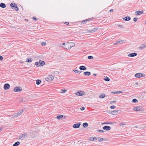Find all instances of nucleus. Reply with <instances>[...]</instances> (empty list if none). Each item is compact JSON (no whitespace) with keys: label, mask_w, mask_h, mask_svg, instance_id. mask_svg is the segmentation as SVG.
I'll return each instance as SVG.
<instances>
[{"label":"nucleus","mask_w":146,"mask_h":146,"mask_svg":"<svg viewBox=\"0 0 146 146\" xmlns=\"http://www.w3.org/2000/svg\"><path fill=\"white\" fill-rule=\"evenodd\" d=\"M113 10L112 9L110 10V12H113Z\"/></svg>","instance_id":"54"},{"label":"nucleus","mask_w":146,"mask_h":146,"mask_svg":"<svg viewBox=\"0 0 146 146\" xmlns=\"http://www.w3.org/2000/svg\"><path fill=\"white\" fill-rule=\"evenodd\" d=\"M93 138L94 139V141H96L97 139V138L95 137H93Z\"/></svg>","instance_id":"49"},{"label":"nucleus","mask_w":146,"mask_h":146,"mask_svg":"<svg viewBox=\"0 0 146 146\" xmlns=\"http://www.w3.org/2000/svg\"><path fill=\"white\" fill-rule=\"evenodd\" d=\"M27 133H24L23 134L20 135L19 136V138L21 140H24L27 136Z\"/></svg>","instance_id":"3"},{"label":"nucleus","mask_w":146,"mask_h":146,"mask_svg":"<svg viewBox=\"0 0 146 146\" xmlns=\"http://www.w3.org/2000/svg\"><path fill=\"white\" fill-rule=\"evenodd\" d=\"M109 122L107 121V122H104V123H102V125H104V124H109Z\"/></svg>","instance_id":"39"},{"label":"nucleus","mask_w":146,"mask_h":146,"mask_svg":"<svg viewBox=\"0 0 146 146\" xmlns=\"http://www.w3.org/2000/svg\"><path fill=\"white\" fill-rule=\"evenodd\" d=\"M145 23L146 24V21H145Z\"/></svg>","instance_id":"61"},{"label":"nucleus","mask_w":146,"mask_h":146,"mask_svg":"<svg viewBox=\"0 0 146 146\" xmlns=\"http://www.w3.org/2000/svg\"><path fill=\"white\" fill-rule=\"evenodd\" d=\"M145 127L146 128V126Z\"/></svg>","instance_id":"62"},{"label":"nucleus","mask_w":146,"mask_h":146,"mask_svg":"<svg viewBox=\"0 0 146 146\" xmlns=\"http://www.w3.org/2000/svg\"><path fill=\"white\" fill-rule=\"evenodd\" d=\"M123 19L126 21H129L130 20L131 18L127 16L123 18Z\"/></svg>","instance_id":"18"},{"label":"nucleus","mask_w":146,"mask_h":146,"mask_svg":"<svg viewBox=\"0 0 146 146\" xmlns=\"http://www.w3.org/2000/svg\"><path fill=\"white\" fill-rule=\"evenodd\" d=\"M70 43L69 42H67L66 43V44L64 48H65L67 50H69L71 48V45L70 44Z\"/></svg>","instance_id":"4"},{"label":"nucleus","mask_w":146,"mask_h":146,"mask_svg":"<svg viewBox=\"0 0 146 146\" xmlns=\"http://www.w3.org/2000/svg\"><path fill=\"white\" fill-rule=\"evenodd\" d=\"M53 78V76L52 75H50L46 78L45 80L47 81L50 82L52 81Z\"/></svg>","instance_id":"5"},{"label":"nucleus","mask_w":146,"mask_h":146,"mask_svg":"<svg viewBox=\"0 0 146 146\" xmlns=\"http://www.w3.org/2000/svg\"><path fill=\"white\" fill-rule=\"evenodd\" d=\"M73 71L75 72L76 73H80L81 72V71H78L77 70H73Z\"/></svg>","instance_id":"32"},{"label":"nucleus","mask_w":146,"mask_h":146,"mask_svg":"<svg viewBox=\"0 0 146 146\" xmlns=\"http://www.w3.org/2000/svg\"><path fill=\"white\" fill-rule=\"evenodd\" d=\"M65 24H66V25H68L69 24V23L68 22H66L65 23Z\"/></svg>","instance_id":"57"},{"label":"nucleus","mask_w":146,"mask_h":146,"mask_svg":"<svg viewBox=\"0 0 146 146\" xmlns=\"http://www.w3.org/2000/svg\"><path fill=\"white\" fill-rule=\"evenodd\" d=\"M14 7V9L16 11H18L19 10V8L17 7V5H16Z\"/></svg>","instance_id":"28"},{"label":"nucleus","mask_w":146,"mask_h":146,"mask_svg":"<svg viewBox=\"0 0 146 146\" xmlns=\"http://www.w3.org/2000/svg\"><path fill=\"white\" fill-rule=\"evenodd\" d=\"M0 7L2 8H4L6 7V5L4 3H1L0 4Z\"/></svg>","instance_id":"19"},{"label":"nucleus","mask_w":146,"mask_h":146,"mask_svg":"<svg viewBox=\"0 0 146 146\" xmlns=\"http://www.w3.org/2000/svg\"><path fill=\"white\" fill-rule=\"evenodd\" d=\"M122 40H118L117 42L115 43L114 44V45H116L118 43H120L122 42Z\"/></svg>","instance_id":"33"},{"label":"nucleus","mask_w":146,"mask_h":146,"mask_svg":"<svg viewBox=\"0 0 146 146\" xmlns=\"http://www.w3.org/2000/svg\"><path fill=\"white\" fill-rule=\"evenodd\" d=\"M12 117H17L18 116V114L17 113H15L14 114L12 115Z\"/></svg>","instance_id":"31"},{"label":"nucleus","mask_w":146,"mask_h":146,"mask_svg":"<svg viewBox=\"0 0 146 146\" xmlns=\"http://www.w3.org/2000/svg\"><path fill=\"white\" fill-rule=\"evenodd\" d=\"M146 48V43L141 45L139 47L138 49L139 50H142Z\"/></svg>","instance_id":"7"},{"label":"nucleus","mask_w":146,"mask_h":146,"mask_svg":"<svg viewBox=\"0 0 146 146\" xmlns=\"http://www.w3.org/2000/svg\"><path fill=\"white\" fill-rule=\"evenodd\" d=\"M80 123H76L73 125V127L74 128H77L80 127Z\"/></svg>","instance_id":"12"},{"label":"nucleus","mask_w":146,"mask_h":146,"mask_svg":"<svg viewBox=\"0 0 146 146\" xmlns=\"http://www.w3.org/2000/svg\"><path fill=\"white\" fill-rule=\"evenodd\" d=\"M103 129L104 130L108 131L110 130L111 128L110 126H105L103 127Z\"/></svg>","instance_id":"13"},{"label":"nucleus","mask_w":146,"mask_h":146,"mask_svg":"<svg viewBox=\"0 0 146 146\" xmlns=\"http://www.w3.org/2000/svg\"><path fill=\"white\" fill-rule=\"evenodd\" d=\"M85 109L84 107H82L80 108V110H83Z\"/></svg>","instance_id":"51"},{"label":"nucleus","mask_w":146,"mask_h":146,"mask_svg":"<svg viewBox=\"0 0 146 146\" xmlns=\"http://www.w3.org/2000/svg\"><path fill=\"white\" fill-rule=\"evenodd\" d=\"M119 110H115L111 112V113L114 115H116L119 114Z\"/></svg>","instance_id":"9"},{"label":"nucleus","mask_w":146,"mask_h":146,"mask_svg":"<svg viewBox=\"0 0 146 146\" xmlns=\"http://www.w3.org/2000/svg\"><path fill=\"white\" fill-rule=\"evenodd\" d=\"M33 19L35 20L36 21V19L35 17L33 18Z\"/></svg>","instance_id":"55"},{"label":"nucleus","mask_w":146,"mask_h":146,"mask_svg":"<svg viewBox=\"0 0 146 146\" xmlns=\"http://www.w3.org/2000/svg\"><path fill=\"white\" fill-rule=\"evenodd\" d=\"M79 68L80 70H85L86 69V67L83 66H81L79 67Z\"/></svg>","instance_id":"17"},{"label":"nucleus","mask_w":146,"mask_h":146,"mask_svg":"<svg viewBox=\"0 0 146 146\" xmlns=\"http://www.w3.org/2000/svg\"><path fill=\"white\" fill-rule=\"evenodd\" d=\"M104 80L106 81H109L110 80V79L108 77H106L104 78Z\"/></svg>","instance_id":"30"},{"label":"nucleus","mask_w":146,"mask_h":146,"mask_svg":"<svg viewBox=\"0 0 146 146\" xmlns=\"http://www.w3.org/2000/svg\"><path fill=\"white\" fill-rule=\"evenodd\" d=\"M41 45L42 46H45L46 45V43L45 42H42L41 43Z\"/></svg>","instance_id":"43"},{"label":"nucleus","mask_w":146,"mask_h":146,"mask_svg":"<svg viewBox=\"0 0 146 146\" xmlns=\"http://www.w3.org/2000/svg\"><path fill=\"white\" fill-rule=\"evenodd\" d=\"M122 92L121 91H118V92H114L113 93L114 94H119L122 93Z\"/></svg>","instance_id":"42"},{"label":"nucleus","mask_w":146,"mask_h":146,"mask_svg":"<svg viewBox=\"0 0 146 146\" xmlns=\"http://www.w3.org/2000/svg\"><path fill=\"white\" fill-rule=\"evenodd\" d=\"M45 63L43 61L40 60L39 62H36L35 63V65L37 67L41 66L44 65Z\"/></svg>","instance_id":"1"},{"label":"nucleus","mask_w":146,"mask_h":146,"mask_svg":"<svg viewBox=\"0 0 146 146\" xmlns=\"http://www.w3.org/2000/svg\"><path fill=\"white\" fill-rule=\"evenodd\" d=\"M105 94H101V95H100V98H103L105 97Z\"/></svg>","instance_id":"34"},{"label":"nucleus","mask_w":146,"mask_h":146,"mask_svg":"<svg viewBox=\"0 0 146 146\" xmlns=\"http://www.w3.org/2000/svg\"><path fill=\"white\" fill-rule=\"evenodd\" d=\"M134 127L135 128H137V126H135Z\"/></svg>","instance_id":"59"},{"label":"nucleus","mask_w":146,"mask_h":146,"mask_svg":"<svg viewBox=\"0 0 146 146\" xmlns=\"http://www.w3.org/2000/svg\"><path fill=\"white\" fill-rule=\"evenodd\" d=\"M13 90L16 92H19L22 90V88L20 86L17 87L14 89Z\"/></svg>","instance_id":"6"},{"label":"nucleus","mask_w":146,"mask_h":146,"mask_svg":"<svg viewBox=\"0 0 146 146\" xmlns=\"http://www.w3.org/2000/svg\"><path fill=\"white\" fill-rule=\"evenodd\" d=\"M115 108V106H111L110 108L111 109H114Z\"/></svg>","instance_id":"44"},{"label":"nucleus","mask_w":146,"mask_h":146,"mask_svg":"<svg viewBox=\"0 0 146 146\" xmlns=\"http://www.w3.org/2000/svg\"><path fill=\"white\" fill-rule=\"evenodd\" d=\"M84 75L86 76H89L91 74V73L89 72H85L84 73Z\"/></svg>","instance_id":"20"},{"label":"nucleus","mask_w":146,"mask_h":146,"mask_svg":"<svg viewBox=\"0 0 146 146\" xmlns=\"http://www.w3.org/2000/svg\"><path fill=\"white\" fill-rule=\"evenodd\" d=\"M135 76L137 78H140L141 77H143L142 76V74L141 73H138L136 74L135 75Z\"/></svg>","instance_id":"11"},{"label":"nucleus","mask_w":146,"mask_h":146,"mask_svg":"<svg viewBox=\"0 0 146 146\" xmlns=\"http://www.w3.org/2000/svg\"><path fill=\"white\" fill-rule=\"evenodd\" d=\"M70 44L71 45V48L72 47H73L75 46V44L73 42H70Z\"/></svg>","instance_id":"35"},{"label":"nucleus","mask_w":146,"mask_h":146,"mask_svg":"<svg viewBox=\"0 0 146 146\" xmlns=\"http://www.w3.org/2000/svg\"><path fill=\"white\" fill-rule=\"evenodd\" d=\"M116 102L115 101H111L110 102V103L111 104V103H115Z\"/></svg>","instance_id":"50"},{"label":"nucleus","mask_w":146,"mask_h":146,"mask_svg":"<svg viewBox=\"0 0 146 146\" xmlns=\"http://www.w3.org/2000/svg\"><path fill=\"white\" fill-rule=\"evenodd\" d=\"M10 87V86L8 84H5L4 86V88L5 90H6L9 89Z\"/></svg>","instance_id":"14"},{"label":"nucleus","mask_w":146,"mask_h":146,"mask_svg":"<svg viewBox=\"0 0 146 146\" xmlns=\"http://www.w3.org/2000/svg\"><path fill=\"white\" fill-rule=\"evenodd\" d=\"M126 125V124L123 122H121L119 124V125L120 126L122 127H125Z\"/></svg>","instance_id":"21"},{"label":"nucleus","mask_w":146,"mask_h":146,"mask_svg":"<svg viewBox=\"0 0 146 146\" xmlns=\"http://www.w3.org/2000/svg\"><path fill=\"white\" fill-rule=\"evenodd\" d=\"M61 93H64L66 92V90H61Z\"/></svg>","instance_id":"38"},{"label":"nucleus","mask_w":146,"mask_h":146,"mask_svg":"<svg viewBox=\"0 0 146 146\" xmlns=\"http://www.w3.org/2000/svg\"><path fill=\"white\" fill-rule=\"evenodd\" d=\"M132 102L133 103L137 102H138V101L136 99H133L132 100Z\"/></svg>","instance_id":"36"},{"label":"nucleus","mask_w":146,"mask_h":146,"mask_svg":"<svg viewBox=\"0 0 146 146\" xmlns=\"http://www.w3.org/2000/svg\"><path fill=\"white\" fill-rule=\"evenodd\" d=\"M143 13V11H137L135 12V13L137 15H141Z\"/></svg>","instance_id":"16"},{"label":"nucleus","mask_w":146,"mask_h":146,"mask_svg":"<svg viewBox=\"0 0 146 146\" xmlns=\"http://www.w3.org/2000/svg\"><path fill=\"white\" fill-rule=\"evenodd\" d=\"M32 61V59L31 58L30 59L27 58L26 60V61L28 62H31Z\"/></svg>","instance_id":"27"},{"label":"nucleus","mask_w":146,"mask_h":146,"mask_svg":"<svg viewBox=\"0 0 146 146\" xmlns=\"http://www.w3.org/2000/svg\"><path fill=\"white\" fill-rule=\"evenodd\" d=\"M118 27H122V28H123V27H122V26L121 25H118Z\"/></svg>","instance_id":"52"},{"label":"nucleus","mask_w":146,"mask_h":146,"mask_svg":"<svg viewBox=\"0 0 146 146\" xmlns=\"http://www.w3.org/2000/svg\"><path fill=\"white\" fill-rule=\"evenodd\" d=\"M20 142L17 141L14 144H13V146H18L20 144Z\"/></svg>","instance_id":"25"},{"label":"nucleus","mask_w":146,"mask_h":146,"mask_svg":"<svg viewBox=\"0 0 146 146\" xmlns=\"http://www.w3.org/2000/svg\"><path fill=\"white\" fill-rule=\"evenodd\" d=\"M40 83H41V81L40 80H36V83L37 85H39Z\"/></svg>","instance_id":"29"},{"label":"nucleus","mask_w":146,"mask_h":146,"mask_svg":"<svg viewBox=\"0 0 146 146\" xmlns=\"http://www.w3.org/2000/svg\"><path fill=\"white\" fill-rule=\"evenodd\" d=\"M137 19H138V18H136V17L134 18H133L134 21L135 22H136L137 21Z\"/></svg>","instance_id":"47"},{"label":"nucleus","mask_w":146,"mask_h":146,"mask_svg":"<svg viewBox=\"0 0 146 146\" xmlns=\"http://www.w3.org/2000/svg\"><path fill=\"white\" fill-rule=\"evenodd\" d=\"M97 131L100 133H103L104 131L102 130H97Z\"/></svg>","instance_id":"41"},{"label":"nucleus","mask_w":146,"mask_h":146,"mask_svg":"<svg viewBox=\"0 0 146 146\" xmlns=\"http://www.w3.org/2000/svg\"><path fill=\"white\" fill-rule=\"evenodd\" d=\"M85 93L82 91H80V92H77L76 94L77 96H81L84 95Z\"/></svg>","instance_id":"10"},{"label":"nucleus","mask_w":146,"mask_h":146,"mask_svg":"<svg viewBox=\"0 0 146 146\" xmlns=\"http://www.w3.org/2000/svg\"><path fill=\"white\" fill-rule=\"evenodd\" d=\"M88 58L90 59H92L93 58V57L91 56H88Z\"/></svg>","instance_id":"40"},{"label":"nucleus","mask_w":146,"mask_h":146,"mask_svg":"<svg viewBox=\"0 0 146 146\" xmlns=\"http://www.w3.org/2000/svg\"><path fill=\"white\" fill-rule=\"evenodd\" d=\"M23 109L20 110V111L18 113H17L18 115L19 116L20 115L23 113Z\"/></svg>","instance_id":"26"},{"label":"nucleus","mask_w":146,"mask_h":146,"mask_svg":"<svg viewBox=\"0 0 146 146\" xmlns=\"http://www.w3.org/2000/svg\"><path fill=\"white\" fill-rule=\"evenodd\" d=\"M82 126L83 127H86L88 126V124L87 123H84L83 124Z\"/></svg>","instance_id":"23"},{"label":"nucleus","mask_w":146,"mask_h":146,"mask_svg":"<svg viewBox=\"0 0 146 146\" xmlns=\"http://www.w3.org/2000/svg\"><path fill=\"white\" fill-rule=\"evenodd\" d=\"M68 136V135H66V136H67H67Z\"/></svg>","instance_id":"60"},{"label":"nucleus","mask_w":146,"mask_h":146,"mask_svg":"<svg viewBox=\"0 0 146 146\" xmlns=\"http://www.w3.org/2000/svg\"><path fill=\"white\" fill-rule=\"evenodd\" d=\"M17 4H15L14 3H11L10 4V6L12 8V9H13V7H14Z\"/></svg>","instance_id":"22"},{"label":"nucleus","mask_w":146,"mask_h":146,"mask_svg":"<svg viewBox=\"0 0 146 146\" xmlns=\"http://www.w3.org/2000/svg\"><path fill=\"white\" fill-rule=\"evenodd\" d=\"M3 59V57L2 56L0 55V60H2Z\"/></svg>","instance_id":"48"},{"label":"nucleus","mask_w":146,"mask_h":146,"mask_svg":"<svg viewBox=\"0 0 146 146\" xmlns=\"http://www.w3.org/2000/svg\"><path fill=\"white\" fill-rule=\"evenodd\" d=\"M98 138L99 139V141L100 142H102L104 140V139L102 138L98 137Z\"/></svg>","instance_id":"37"},{"label":"nucleus","mask_w":146,"mask_h":146,"mask_svg":"<svg viewBox=\"0 0 146 146\" xmlns=\"http://www.w3.org/2000/svg\"><path fill=\"white\" fill-rule=\"evenodd\" d=\"M133 110L135 111H143V109L141 106H134L133 107Z\"/></svg>","instance_id":"2"},{"label":"nucleus","mask_w":146,"mask_h":146,"mask_svg":"<svg viewBox=\"0 0 146 146\" xmlns=\"http://www.w3.org/2000/svg\"><path fill=\"white\" fill-rule=\"evenodd\" d=\"M137 55V54L136 52H134L129 54L128 56L129 57H133Z\"/></svg>","instance_id":"15"},{"label":"nucleus","mask_w":146,"mask_h":146,"mask_svg":"<svg viewBox=\"0 0 146 146\" xmlns=\"http://www.w3.org/2000/svg\"><path fill=\"white\" fill-rule=\"evenodd\" d=\"M88 21V19H86V20H84L82 21V23H86L85 22H86L87 21Z\"/></svg>","instance_id":"46"},{"label":"nucleus","mask_w":146,"mask_h":146,"mask_svg":"<svg viewBox=\"0 0 146 146\" xmlns=\"http://www.w3.org/2000/svg\"><path fill=\"white\" fill-rule=\"evenodd\" d=\"M65 43H64V42L63 43V44H62V45H64V47H65Z\"/></svg>","instance_id":"56"},{"label":"nucleus","mask_w":146,"mask_h":146,"mask_svg":"<svg viewBox=\"0 0 146 146\" xmlns=\"http://www.w3.org/2000/svg\"><path fill=\"white\" fill-rule=\"evenodd\" d=\"M89 140L90 141H94V139H93V137H91L90 139H89Z\"/></svg>","instance_id":"45"},{"label":"nucleus","mask_w":146,"mask_h":146,"mask_svg":"<svg viewBox=\"0 0 146 146\" xmlns=\"http://www.w3.org/2000/svg\"><path fill=\"white\" fill-rule=\"evenodd\" d=\"M65 117L63 116V115H58L57 117V118L58 119H62V118L63 117Z\"/></svg>","instance_id":"24"},{"label":"nucleus","mask_w":146,"mask_h":146,"mask_svg":"<svg viewBox=\"0 0 146 146\" xmlns=\"http://www.w3.org/2000/svg\"><path fill=\"white\" fill-rule=\"evenodd\" d=\"M98 28L96 27L95 28H94L91 29L89 30L88 31L90 33H92L95 32L96 31L98 30Z\"/></svg>","instance_id":"8"},{"label":"nucleus","mask_w":146,"mask_h":146,"mask_svg":"<svg viewBox=\"0 0 146 146\" xmlns=\"http://www.w3.org/2000/svg\"><path fill=\"white\" fill-rule=\"evenodd\" d=\"M93 76H96V74H93Z\"/></svg>","instance_id":"58"},{"label":"nucleus","mask_w":146,"mask_h":146,"mask_svg":"<svg viewBox=\"0 0 146 146\" xmlns=\"http://www.w3.org/2000/svg\"><path fill=\"white\" fill-rule=\"evenodd\" d=\"M109 124H113L114 123L113 122H109Z\"/></svg>","instance_id":"53"}]
</instances>
